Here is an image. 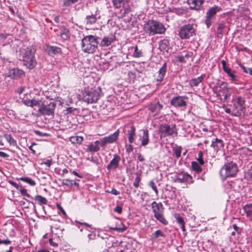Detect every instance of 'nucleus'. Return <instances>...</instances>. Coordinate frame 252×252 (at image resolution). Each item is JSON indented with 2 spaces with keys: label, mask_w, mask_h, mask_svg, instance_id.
<instances>
[{
  "label": "nucleus",
  "mask_w": 252,
  "mask_h": 252,
  "mask_svg": "<svg viewBox=\"0 0 252 252\" xmlns=\"http://www.w3.org/2000/svg\"><path fill=\"white\" fill-rule=\"evenodd\" d=\"M18 190L20 191L21 194L23 195H25L27 192V189H24L22 186L20 185V186L17 189Z\"/></svg>",
  "instance_id": "nucleus-58"
},
{
  "label": "nucleus",
  "mask_w": 252,
  "mask_h": 252,
  "mask_svg": "<svg viewBox=\"0 0 252 252\" xmlns=\"http://www.w3.org/2000/svg\"><path fill=\"white\" fill-rule=\"evenodd\" d=\"M24 90H25V87L23 86H21L16 90V93H17L19 94H21L23 93V92L24 91Z\"/></svg>",
  "instance_id": "nucleus-63"
},
{
  "label": "nucleus",
  "mask_w": 252,
  "mask_h": 252,
  "mask_svg": "<svg viewBox=\"0 0 252 252\" xmlns=\"http://www.w3.org/2000/svg\"><path fill=\"white\" fill-rule=\"evenodd\" d=\"M135 127L132 125L130 127V129L128 130V139L130 143H132L135 137Z\"/></svg>",
  "instance_id": "nucleus-32"
},
{
  "label": "nucleus",
  "mask_w": 252,
  "mask_h": 252,
  "mask_svg": "<svg viewBox=\"0 0 252 252\" xmlns=\"http://www.w3.org/2000/svg\"><path fill=\"white\" fill-rule=\"evenodd\" d=\"M182 147L180 146L175 145V147H173V152L175 157L177 158H179L181 156Z\"/></svg>",
  "instance_id": "nucleus-41"
},
{
  "label": "nucleus",
  "mask_w": 252,
  "mask_h": 252,
  "mask_svg": "<svg viewBox=\"0 0 252 252\" xmlns=\"http://www.w3.org/2000/svg\"><path fill=\"white\" fill-rule=\"evenodd\" d=\"M224 71L227 73L228 76L230 78L232 82H235L238 80V76L235 74V71H232L229 67L224 70Z\"/></svg>",
  "instance_id": "nucleus-33"
},
{
  "label": "nucleus",
  "mask_w": 252,
  "mask_h": 252,
  "mask_svg": "<svg viewBox=\"0 0 252 252\" xmlns=\"http://www.w3.org/2000/svg\"><path fill=\"white\" fill-rule=\"evenodd\" d=\"M56 103L51 102L47 104H42L38 107V111L42 115L53 116Z\"/></svg>",
  "instance_id": "nucleus-13"
},
{
  "label": "nucleus",
  "mask_w": 252,
  "mask_h": 252,
  "mask_svg": "<svg viewBox=\"0 0 252 252\" xmlns=\"http://www.w3.org/2000/svg\"><path fill=\"white\" fill-rule=\"evenodd\" d=\"M206 75L202 74L201 76L196 78H192L189 81V84L190 87L197 86L204 79Z\"/></svg>",
  "instance_id": "nucleus-30"
},
{
  "label": "nucleus",
  "mask_w": 252,
  "mask_h": 252,
  "mask_svg": "<svg viewBox=\"0 0 252 252\" xmlns=\"http://www.w3.org/2000/svg\"><path fill=\"white\" fill-rule=\"evenodd\" d=\"M60 237L61 236L59 235L58 236L52 235V238H50L49 240L50 245L54 247H57L58 243L61 241Z\"/></svg>",
  "instance_id": "nucleus-35"
},
{
  "label": "nucleus",
  "mask_w": 252,
  "mask_h": 252,
  "mask_svg": "<svg viewBox=\"0 0 252 252\" xmlns=\"http://www.w3.org/2000/svg\"><path fill=\"white\" fill-rule=\"evenodd\" d=\"M99 38L93 35H87L82 39L81 48L82 50L88 54H93L95 52L98 48V41Z\"/></svg>",
  "instance_id": "nucleus-2"
},
{
  "label": "nucleus",
  "mask_w": 252,
  "mask_h": 252,
  "mask_svg": "<svg viewBox=\"0 0 252 252\" xmlns=\"http://www.w3.org/2000/svg\"><path fill=\"white\" fill-rule=\"evenodd\" d=\"M34 199L37 202V203L39 204L40 205H46L47 204V199L41 195H36L34 197Z\"/></svg>",
  "instance_id": "nucleus-42"
},
{
  "label": "nucleus",
  "mask_w": 252,
  "mask_h": 252,
  "mask_svg": "<svg viewBox=\"0 0 252 252\" xmlns=\"http://www.w3.org/2000/svg\"><path fill=\"white\" fill-rule=\"evenodd\" d=\"M122 207L119 205H117L115 208H114V211L117 212L118 214H121L122 212Z\"/></svg>",
  "instance_id": "nucleus-59"
},
{
  "label": "nucleus",
  "mask_w": 252,
  "mask_h": 252,
  "mask_svg": "<svg viewBox=\"0 0 252 252\" xmlns=\"http://www.w3.org/2000/svg\"><path fill=\"white\" fill-rule=\"evenodd\" d=\"M116 39L114 35L110 34L107 36H104L102 39L99 45L102 47H106L110 45Z\"/></svg>",
  "instance_id": "nucleus-21"
},
{
  "label": "nucleus",
  "mask_w": 252,
  "mask_h": 252,
  "mask_svg": "<svg viewBox=\"0 0 252 252\" xmlns=\"http://www.w3.org/2000/svg\"><path fill=\"white\" fill-rule=\"evenodd\" d=\"M70 140L72 143L80 144L83 140V138L79 136H72L70 137Z\"/></svg>",
  "instance_id": "nucleus-46"
},
{
  "label": "nucleus",
  "mask_w": 252,
  "mask_h": 252,
  "mask_svg": "<svg viewBox=\"0 0 252 252\" xmlns=\"http://www.w3.org/2000/svg\"><path fill=\"white\" fill-rule=\"evenodd\" d=\"M203 152L201 151L199 152L198 154V158H197V160L198 162V163H199L201 165H203L204 164V161L203 158Z\"/></svg>",
  "instance_id": "nucleus-51"
},
{
  "label": "nucleus",
  "mask_w": 252,
  "mask_h": 252,
  "mask_svg": "<svg viewBox=\"0 0 252 252\" xmlns=\"http://www.w3.org/2000/svg\"><path fill=\"white\" fill-rule=\"evenodd\" d=\"M10 36V34L8 33L3 34L0 33V40L2 41H4L6 38H7L9 36Z\"/></svg>",
  "instance_id": "nucleus-56"
},
{
  "label": "nucleus",
  "mask_w": 252,
  "mask_h": 252,
  "mask_svg": "<svg viewBox=\"0 0 252 252\" xmlns=\"http://www.w3.org/2000/svg\"><path fill=\"white\" fill-rule=\"evenodd\" d=\"M8 183L11 185L12 186H13V187H14L17 189H18V188L20 186V185H19L18 184H17L16 183H15V182H14L13 181H12V180H9L8 181Z\"/></svg>",
  "instance_id": "nucleus-62"
},
{
  "label": "nucleus",
  "mask_w": 252,
  "mask_h": 252,
  "mask_svg": "<svg viewBox=\"0 0 252 252\" xmlns=\"http://www.w3.org/2000/svg\"><path fill=\"white\" fill-rule=\"evenodd\" d=\"M8 72L7 74V76L13 79H18L25 76L24 71L21 69L18 68H13L10 67L8 68Z\"/></svg>",
  "instance_id": "nucleus-16"
},
{
  "label": "nucleus",
  "mask_w": 252,
  "mask_h": 252,
  "mask_svg": "<svg viewBox=\"0 0 252 252\" xmlns=\"http://www.w3.org/2000/svg\"><path fill=\"white\" fill-rule=\"evenodd\" d=\"M175 217L177 222L180 225L185 223L183 217H182L180 214H176L175 216Z\"/></svg>",
  "instance_id": "nucleus-52"
},
{
  "label": "nucleus",
  "mask_w": 252,
  "mask_h": 252,
  "mask_svg": "<svg viewBox=\"0 0 252 252\" xmlns=\"http://www.w3.org/2000/svg\"><path fill=\"white\" fill-rule=\"evenodd\" d=\"M119 133V130L118 129L114 133L102 138L101 139V147H104L106 144L115 142L118 138Z\"/></svg>",
  "instance_id": "nucleus-17"
},
{
  "label": "nucleus",
  "mask_w": 252,
  "mask_h": 252,
  "mask_svg": "<svg viewBox=\"0 0 252 252\" xmlns=\"http://www.w3.org/2000/svg\"><path fill=\"white\" fill-rule=\"evenodd\" d=\"M4 138L10 145L13 146L16 145V141L12 137L11 134H5Z\"/></svg>",
  "instance_id": "nucleus-48"
},
{
  "label": "nucleus",
  "mask_w": 252,
  "mask_h": 252,
  "mask_svg": "<svg viewBox=\"0 0 252 252\" xmlns=\"http://www.w3.org/2000/svg\"><path fill=\"white\" fill-rule=\"evenodd\" d=\"M232 107L235 111L234 116H238L241 114L242 112L245 108V98L242 96H233L232 99Z\"/></svg>",
  "instance_id": "nucleus-9"
},
{
  "label": "nucleus",
  "mask_w": 252,
  "mask_h": 252,
  "mask_svg": "<svg viewBox=\"0 0 252 252\" xmlns=\"http://www.w3.org/2000/svg\"><path fill=\"white\" fill-rule=\"evenodd\" d=\"M57 207L58 208V209L60 211L62 214L64 215V216H66V213H65V212L64 211V210H63V208L61 206V205L59 204H57Z\"/></svg>",
  "instance_id": "nucleus-61"
},
{
  "label": "nucleus",
  "mask_w": 252,
  "mask_h": 252,
  "mask_svg": "<svg viewBox=\"0 0 252 252\" xmlns=\"http://www.w3.org/2000/svg\"><path fill=\"white\" fill-rule=\"evenodd\" d=\"M45 52L50 57L61 55L62 53V49L58 46L46 44L44 47Z\"/></svg>",
  "instance_id": "nucleus-18"
},
{
  "label": "nucleus",
  "mask_w": 252,
  "mask_h": 252,
  "mask_svg": "<svg viewBox=\"0 0 252 252\" xmlns=\"http://www.w3.org/2000/svg\"><path fill=\"white\" fill-rule=\"evenodd\" d=\"M120 160L121 158L120 156L117 154H114L113 155V158L107 166V170H114L117 168L119 167Z\"/></svg>",
  "instance_id": "nucleus-20"
},
{
  "label": "nucleus",
  "mask_w": 252,
  "mask_h": 252,
  "mask_svg": "<svg viewBox=\"0 0 252 252\" xmlns=\"http://www.w3.org/2000/svg\"><path fill=\"white\" fill-rule=\"evenodd\" d=\"M221 10L222 9L220 6L216 5L208 9L206 13L205 20V23L207 28H209L211 26L216 14Z\"/></svg>",
  "instance_id": "nucleus-11"
},
{
  "label": "nucleus",
  "mask_w": 252,
  "mask_h": 252,
  "mask_svg": "<svg viewBox=\"0 0 252 252\" xmlns=\"http://www.w3.org/2000/svg\"><path fill=\"white\" fill-rule=\"evenodd\" d=\"M100 150L98 146H95L94 144H91L87 146L86 152H96Z\"/></svg>",
  "instance_id": "nucleus-45"
},
{
  "label": "nucleus",
  "mask_w": 252,
  "mask_h": 252,
  "mask_svg": "<svg viewBox=\"0 0 252 252\" xmlns=\"http://www.w3.org/2000/svg\"><path fill=\"white\" fill-rule=\"evenodd\" d=\"M148 185L154 190L156 195H158V190L154 181L152 180L150 181Z\"/></svg>",
  "instance_id": "nucleus-53"
},
{
  "label": "nucleus",
  "mask_w": 252,
  "mask_h": 252,
  "mask_svg": "<svg viewBox=\"0 0 252 252\" xmlns=\"http://www.w3.org/2000/svg\"><path fill=\"white\" fill-rule=\"evenodd\" d=\"M134 8V5L132 0H125V2L124 4L123 3V6L120 10L119 17L123 18L126 14L133 11Z\"/></svg>",
  "instance_id": "nucleus-15"
},
{
  "label": "nucleus",
  "mask_w": 252,
  "mask_h": 252,
  "mask_svg": "<svg viewBox=\"0 0 252 252\" xmlns=\"http://www.w3.org/2000/svg\"><path fill=\"white\" fill-rule=\"evenodd\" d=\"M125 2V0H113V4L115 8H121L123 6V3Z\"/></svg>",
  "instance_id": "nucleus-47"
},
{
  "label": "nucleus",
  "mask_w": 252,
  "mask_h": 252,
  "mask_svg": "<svg viewBox=\"0 0 252 252\" xmlns=\"http://www.w3.org/2000/svg\"><path fill=\"white\" fill-rule=\"evenodd\" d=\"M60 36L61 38L64 40L69 39L70 35L68 29L64 27H62L61 28Z\"/></svg>",
  "instance_id": "nucleus-34"
},
{
  "label": "nucleus",
  "mask_w": 252,
  "mask_h": 252,
  "mask_svg": "<svg viewBox=\"0 0 252 252\" xmlns=\"http://www.w3.org/2000/svg\"><path fill=\"white\" fill-rule=\"evenodd\" d=\"M77 181H79V180L75 179L73 180L65 179L62 180L61 184L62 185L66 186L70 188L72 187L73 186H75L78 188L79 187V184L77 183Z\"/></svg>",
  "instance_id": "nucleus-29"
},
{
  "label": "nucleus",
  "mask_w": 252,
  "mask_h": 252,
  "mask_svg": "<svg viewBox=\"0 0 252 252\" xmlns=\"http://www.w3.org/2000/svg\"><path fill=\"white\" fill-rule=\"evenodd\" d=\"M201 165L196 161L191 162V168L196 173H200L202 171Z\"/></svg>",
  "instance_id": "nucleus-39"
},
{
  "label": "nucleus",
  "mask_w": 252,
  "mask_h": 252,
  "mask_svg": "<svg viewBox=\"0 0 252 252\" xmlns=\"http://www.w3.org/2000/svg\"><path fill=\"white\" fill-rule=\"evenodd\" d=\"M188 97L186 95H177L170 100V105L176 108H186L187 106Z\"/></svg>",
  "instance_id": "nucleus-12"
},
{
  "label": "nucleus",
  "mask_w": 252,
  "mask_h": 252,
  "mask_svg": "<svg viewBox=\"0 0 252 252\" xmlns=\"http://www.w3.org/2000/svg\"><path fill=\"white\" fill-rule=\"evenodd\" d=\"M159 49L161 52H167L169 49V40L167 39L161 40L159 42Z\"/></svg>",
  "instance_id": "nucleus-28"
},
{
  "label": "nucleus",
  "mask_w": 252,
  "mask_h": 252,
  "mask_svg": "<svg viewBox=\"0 0 252 252\" xmlns=\"http://www.w3.org/2000/svg\"><path fill=\"white\" fill-rule=\"evenodd\" d=\"M224 145V142L222 140L216 138L212 140L211 147L217 153L219 150L223 148Z\"/></svg>",
  "instance_id": "nucleus-23"
},
{
  "label": "nucleus",
  "mask_w": 252,
  "mask_h": 252,
  "mask_svg": "<svg viewBox=\"0 0 252 252\" xmlns=\"http://www.w3.org/2000/svg\"><path fill=\"white\" fill-rule=\"evenodd\" d=\"M175 182L183 183L185 182L193 183L192 177L188 173H180L175 178Z\"/></svg>",
  "instance_id": "nucleus-19"
},
{
  "label": "nucleus",
  "mask_w": 252,
  "mask_h": 252,
  "mask_svg": "<svg viewBox=\"0 0 252 252\" xmlns=\"http://www.w3.org/2000/svg\"><path fill=\"white\" fill-rule=\"evenodd\" d=\"M233 229L237 231V233L240 235L241 234V231L240 230V228L236 224H233Z\"/></svg>",
  "instance_id": "nucleus-64"
},
{
  "label": "nucleus",
  "mask_w": 252,
  "mask_h": 252,
  "mask_svg": "<svg viewBox=\"0 0 252 252\" xmlns=\"http://www.w3.org/2000/svg\"><path fill=\"white\" fill-rule=\"evenodd\" d=\"M99 65L102 70L103 71L107 70L109 68V63L108 62H102L99 63Z\"/></svg>",
  "instance_id": "nucleus-49"
},
{
  "label": "nucleus",
  "mask_w": 252,
  "mask_h": 252,
  "mask_svg": "<svg viewBox=\"0 0 252 252\" xmlns=\"http://www.w3.org/2000/svg\"><path fill=\"white\" fill-rule=\"evenodd\" d=\"M143 29L146 33L151 35L162 34L165 32L166 30L161 23L156 20L148 21L144 24Z\"/></svg>",
  "instance_id": "nucleus-4"
},
{
  "label": "nucleus",
  "mask_w": 252,
  "mask_h": 252,
  "mask_svg": "<svg viewBox=\"0 0 252 252\" xmlns=\"http://www.w3.org/2000/svg\"><path fill=\"white\" fill-rule=\"evenodd\" d=\"M214 89L219 92L220 95L223 96L221 100L224 102L226 101L227 99L230 96L232 92V89L228 87V83L220 80L218 81Z\"/></svg>",
  "instance_id": "nucleus-6"
},
{
  "label": "nucleus",
  "mask_w": 252,
  "mask_h": 252,
  "mask_svg": "<svg viewBox=\"0 0 252 252\" xmlns=\"http://www.w3.org/2000/svg\"><path fill=\"white\" fill-rule=\"evenodd\" d=\"M176 59L180 63H184L186 62V61L185 60L184 56H177L176 57Z\"/></svg>",
  "instance_id": "nucleus-60"
},
{
  "label": "nucleus",
  "mask_w": 252,
  "mask_h": 252,
  "mask_svg": "<svg viewBox=\"0 0 252 252\" xmlns=\"http://www.w3.org/2000/svg\"><path fill=\"white\" fill-rule=\"evenodd\" d=\"M158 130L160 137L172 136L174 134L176 136L178 135L177 130L175 124L172 125V126L167 124H162L159 126Z\"/></svg>",
  "instance_id": "nucleus-10"
},
{
  "label": "nucleus",
  "mask_w": 252,
  "mask_h": 252,
  "mask_svg": "<svg viewBox=\"0 0 252 252\" xmlns=\"http://www.w3.org/2000/svg\"><path fill=\"white\" fill-rule=\"evenodd\" d=\"M167 70V63L164 62L162 66L159 69L157 78V81L160 83L163 80Z\"/></svg>",
  "instance_id": "nucleus-26"
},
{
  "label": "nucleus",
  "mask_w": 252,
  "mask_h": 252,
  "mask_svg": "<svg viewBox=\"0 0 252 252\" xmlns=\"http://www.w3.org/2000/svg\"><path fill=\"white\" fill-rule=\"evenodd\" d=\"M153 212L154 214V217L160 223L164 225L168 224V221L164 218L163 213L164 208L161 202L157 203L153 201L151 204Z\"/></svg>",
  "instance_id": "nucleus-7"
},
{
  "label": "nucleus",
  "mask_w": 252,
  "mask_h": 252,
  "mask_svg": "<svg viewBox=\"0 0 252 252\" xmlns=\"http://www.w3.org/2000/svg\"><path fill=\"white\" fill-rule=\"evenodd\" d=\"M239 66L241 67V68L243 69V71L247 74H249L251 75H252V68H247L244 66L241 63H239Z\"/></svg>",
  "instance_id": "nucleus-50"
},
{
  "label": "nucleus",
  "mask_w": 252,
  "mask_h": 252,
  "mask_svg": "<svg viewBox=\"0 0 252 252\" xmlns=\"http://www.w3.org/2000/svg\"><path fill=\"white\" fill-rule=\"evenodd\" d=\"M19 179L28 183L31 186H34L36 184L35 182L33 180L28 177H22Z\"/></svg>",
  "instance_id": "nucleus-44"
},
{
  "label": "nucleus",
  "mask_w": 252,
  "mask_h": 252,
  "mask_svg": "<svg viewBox=\"0 0 252 252\" xmlns=\"http://www.w3.org/2000/svg\"><path fill=\"white\" fill-rule=\"evenodd\" d=\"M142 132V135L140 136L141 141V146H146L149 143V134L147 129L140 130Z\"/></svg>",
  "instance_id": "nucleus-25"
},
{
  "label": "nucleus",
  "mask_w": 252,
  "mask_h": 252,
  "mask_svg": "<svg viewBox=\"0 0 252 252\" xmlns=\"http://www.w3.org/2000/svg\"><path fill=\"white\" fill-rule=\"evenodd\" d=\"M159 237H165V235L161 230L158 229L152 234L151 239L155 241Z\"/></svg>",
  "instance_id": "nucleus-40"
},
{
  "label": "nucleus",
  "mask_w": 252,
  "mask_h": 252,
  "mask_svg": "<svg viewBox=\"0 0 252 252\" xmlns=\"http://www.w3.org/2000/svg\"><path fill=\"white\" fill-rule=\"evenodd\" d=\"M238 171L237 164L233 161L225 163L220 171L221 178L225 180L229 177L235 176Z\"/></svg>",
  "instance_id": "nucleus-5"
},
{
  "label": "nucleus",
  "mask_w": 252,
  "mask_h": 252,
  "mask_svg": "<svg viewBox=\"0 0 252 252\" xmlns=\"http://www.w3.org/2000/svg\"><path fill=\"white\" fill-rule=\"evenodd\" d=\"M22 102L27 106L33 107L36 106H40L41 102V100L39 99H35L33 98L23 99Z\"/></svg>",
  "instance_id": "nucleus-27"
},
{
  "label": "nucleus",
  "mask_w": 252,
  "mask_h": 252,
  "mask_svg": "<svg viewBox=\"0 0 252 252\" xmlns=\"http://www.w3.org/2000/svg\"><path fill=\"white\" fill-rule=\"evenodd\" d=\"M163 106L159 103V101L156 103H151L148 106V110L152 113L154 114V115L158 114L160 110L163 108Z\"/></svg>",
  "instance_id": "nucleus-24"
},
{
  "label": "nucleus",
  "mask_w": 252,
  "mask_h": 252,
  "mask_svg": "<svg viewBox=\"0 0 252 252\" xmlns=\"http://www.w3.org/2000/svg\"><path fill=\"white\" fill-rule=\"evenodd\" d=\"M141 178H140V175H138L135 178L134 181L133 182V186L136 188H137L139 187V184Z\"/></svg>",
  "instance_id": "nucleus-55"
},
{
  "label": "nucleus",
  "mask_w": 252,
  "mask_h": 252,
  "mask_svg": "<svg viewBox=\"0 0 252 252\" xmlns=\"http://www.w3.org/2000/svg\"><path fill=\"white\" fill-rule=\"evenodd\" d=\"M204 2V0H187L190 9L195 10H199Z\"/></svg>",
  "instance_id": "nucleus-22"
},
{
  "label": "nucleus",
  "mask_w": 252,
  "mask_h": 252,
  "mask_svg": "<svg viewBox=\"0 0 252 252\" xmlns=\"http://www.w3.org/2000/svg\"><path fill=\"white\" fill-rule=\"evenodd\" d=\"M97 18L96 15L91 14L87 15L86 17V22L87 25H93L96 23Z\"/></svg>",
  "instance_id": "nucleus-37"
},
{
  "label": "nucleus",
  "mask_w": 252,
  "mask_h": 252,
  "mask_svg": "<svg viewBox=\"0 0 252 252\" xmlns=\"http://www.w3.org/2000/svg\"><path fill=\"white\" fill-rule=\"evenodd\" d=\"M53 228L54 230L52 231V235L54 236H60V235L62 234V232L63 231L64 229L60 226H57V225H55L54 226H51V229Z\"/></svg>",
  "instance_id": "nucleus-38"
},
{
  "label": "nucleus",
  "mask_w": 252,
  "mask_h": 252,
  "mask_svg": "<svg viewBox=\"0 0 252 252\" xmlns=\"http://www.w3.org/2000/svg\"><path fill=\"white\" fill-rule=\"evenodd\" d=\"M196 25L193 24H188L181 27L178 35L182 39H187L195 35Z\"/></svg>",
  "instance_id": "nucleus-8"
},
{
  "label": "nucleus",
  "mask_w": 252,
  "mask_h": 252,
  "mask_svg": "<svg viewBox=\"0 0 252 252\" xmlns=\"http://www.w3.org/2000/svg\"><path fill=\"white\" fill-rule=\"evenodd\" d=\"M216 35L218 38L221 39L223 34H227L229 31L228 23L226 21H222L217 24Z\"/></svg>",
  "instance_id": "nucleus-14"
},
{
  "label": "nucleus",
  "mask_w": 252,
  "mask_h": 252,
  "mask_svg": "<svg viewBox=\"0 0 252 252\" xmlns=\"http://www.w3.org/2000/svg\"><path fill=\"white\" fill-rule=\"evenodd\" d=\"M101 89L99 88L86 87L82 92V99L88 103L96 102L100 96Z\"/></svg>",
  "instance_id": "nucleus-3"
},
{
  "label": "nucleus",
  "mask_w": 252,
  "mask_h": 252,
  "mask_svg": "<svg viewBox=\"0 0 252 252\" xmlns=\"http://www.w3.org/2000/svg\"><path fill=\"white\" fill-rule=\"evenodd\" d=\"M243 209L249 218H252V203L247 204L243 207Z\"/></svg>",
  "instance_id": "nucleus-36"
},
{
  "label": "nucleus",
  "mask_w": 252,
  "mask_h": 252,
  "mask_svg": "<svg viewBox=\"0 0 252 252\" xmlns=\"http://www.w3.org/2000/svg\"><path fill=\"white\" fill-rule=\"evenodd\" d=\"M132 49H133V53L132 54V57L135 58H139L143 57V52L141 48L139 47L138 45L132 47Z\"/></svg>",
  "instance_id": "nucleus-31"
},
{
  "label": "nucleus",
  "mask_w": 252,
  "mask_h": 252,
  "mask_svg": "<svg viewBox=\"0 0 252 252\" xmlns=\"http://www.w3.org/2000/svg\"><path fill=\"white\" fill-rule=\"evenodd\" d=\"M2 236H0V245H8L11 243V241L7 237L5 239H2Z\"/></svg>",
  "instance_id": "nucleus-54"
},
{
  "label": "nucleus",
  "mask_w": 252,
  "mask_h": 252,
  "mask_svg": "<svg viewBox=\"0 0 252 252\" xmlns=\"http://www.w3.org/2000/svg\"><path fill=\"white\" fill-rule=\"evenodd\" d=\"M120 225L118 226H116L115 227H110L109 228L110 229L113 230H116L120 232H124L126 229V227L125 226L122 222L119 221Z\"/></svg>",
  "instance_id": "nucleus-43"
},
{
  "label": "nucleus",
  "mask_w": 252,
  "mask_h": 252,
  "mask_svg": "<svg viewBox=\"0 0 252 252\" xmlns=\"http://www.w3.org/2000/svg\"><path fill=\"white\" fill-rule=\"evenodd\" d=\"M126 150L127 154H130L133 151V146L131 144L126 145Z\"/></svg>",
  "instance_id": "nucleus-57"
},
{
  "label": "nucleus",
  "mask_w": 252,
  "mask_h": 252,
  "mask_svg": "<svg viewBox=\"0 0 252 252\" xmlns=\"http://www.w3.org/2000/svg\"><path fill=\"white\" fill-rule=\"evenodd\" d=\"M20 52L23 65L29 69L34 68L37 63L35 58L36 49L31 46L21 49Z\"/></svg>",
  "instance_id": "nucleus-1"
}]
</instances>
